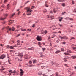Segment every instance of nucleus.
I'll return each mask as SVG.
<instances>
[{
    "label": "nucleus",
    "instance_id": "nucleus-27",
    "mask_svg": "<svg viewBox=\"0 0 76 76\" xmlns=\"http://www.w3.org/2000/svg\"><path fill=\"white\" fill-rule=\"evenodd\" d=\"M6 19V17H5L4 18H1L0 19V20H4V19Z\"/></svg>",
    "mask_w": 76,
    "mask_h": 76
},
{
    "label": "nucleus",
    "instance_id": "nucleus-22",
    "mask_svg": "<svg viewBox=\"0 0 76 76\" xmlns=\"http://www.w3.org/2000/svg\"><path fill=\"white\" fill-rule=\"evenodd\" d=\"M21 30L22 31H26V29H23V28H21Z\"/></svg>",
    "mask_w": 76,
    "mask_h": 76
},
{
    "label": "nucleus",
    "instance_id": "nucleus-7",
    "mask_svg": "<svg viewBox=\"0 0 76 76\" xmlns=\"http://www.w3.org/2000/svg\"><path fill=\"white\" fill-rule=\"evenodd\" d=\"M59 37L61 39H68V38L66 36L61 37L60 36H59Z\"/></svg>",
    "mask_w": 76,
    "mask_h": 76
},
{
    "label": "nucleus",
    "instance_id": "nucleus-42",
    "mask_svg": "<svg viewBox=\"0 0 76 76\" xmlns=\"http://www.w3.org/2000/svg\"><path fill=\"white\" fill-rule=\"evenodd\" d=\"M69 20H73V19L72 18H69Z\"/></svg>",
    "mask_w": 76,
    "mask_h": 76
},
{
    "label": "nucleus",
    "instance_id": "nucleus-54",
    "mask_svg": "<svg viewBox=\"0 0 76 76\" xmlns=\"http://www.w3.org/2000/svg\"><path fill=\"white\" fill-rule=\"evenodd\" d=\"M65 66L66 67H68V66H67V64H65Z\"/></svg>",
    "mask_w": 76,
    "mask_h": 76
},
{
    "label": "nucleus",
    "instance_id": "nucleus-38",
    "mask_svg": "<svg viewBox=\"0 0 76 76\" xmlns=\"http://www.w3.org/2000/svg\"><path fill=\"white\" fill-rule=\"evenodd\" d=\"M47 12V10H45V9L44 10V13H45V12Z\"/></svg>",
    "mask_w": 76,
    "mask_h": 76
},
{
    "label": "nucleus",
    "instance_id": "nucleus-12",
    "mask_svg": "<svg viewBox=\"0 0 76 76\" xmlns=\"http://www.w3.org/2000/svg\"><path fill=\"white\" fill-rule=\"evenodd\" d=\"M71 58L73 59H75V58H76V56H73L71 57Z\"/></svg>",
    "mask_w": 76,
    "mask_h": 76
},
{
    "label": "nucleus",
    "instance_id": "nucleus-18",
    "mask_svg": "<svg viewBox=\"0 0 76 76\" xmlns=\"http://www.w3.org/2000/svg\"><path fill=\"white\" fill-rule=\"evenodd\" d=\"M18 56H20V57H22V56H23L22 54H19Z\"/></svg>",
    "mask_w": 76,
    "mask_h": 76
},
{
    "label": "nucleus",
    "instance_id": "nucleus-64",
    "mask_svg": "<svg viewBox=\"0 0 76 76\" xmlns=\"http://www.w3.org/2000/svg\"><path fill=\"white\" fill-rule=\"evenodd\" d=\"M10 61L8 62V63H9V64H11V63H10Z\"/></svg>",
    "mask_w": 76,
    "mask_h": 76
},
{
    "label": "nucleus",
    "instance_id": "nucleus-58",
    "mask_svg": "<svg viewBox=\"0 0 76 76\" xmlns=\"http://www.w3.org/2000/svg\"><path fill=\"white\" fill-rule=\"evenodd\" d=\"M58 1H59V2L61 1V0H58Z\"/></svg>",
    "mask_w": 76,
    "mask_h": 76
},
{
    "label": "nucleus",
    "instance_id": "nucleus-25",
    "mask_svg": "<svg viewBox=\"0 0 76 76\" xmlns=\"http://www.w3.org/2000/svg\"><path fill=\"white\" fill-rule=\"evenodd\" d=\"M9 4H8L7 5V9H9Z\"/></svg>",
    "mask_w": 76,
    "mask_h": 76
},
{
    "label": "nucleus",
    "instance_id": "nucleus-31",
    "mask_svg": "<svg viewBox=\"0 0 76 76\" xmlns=\"http://www.w3.org/2000/svg\"><path fill=\"white\" fill-rule=\"evenodd\" d=\"M62 6H64V7L65 6V3H62Z\"/></svg>",
    "mask_w": 76,
    "mask_h": 76
},
{
    "label": "nucleus",
    "instance_id": "nucleus-1",
    "mask_svg": "<svg viewBox=\"0 0 76 76\" xmlns=\"http://www.w3.org/2000/svg\"><path fill=\"white\" fill-rule=\"evenodd\" d=\"M25 9H26L27 10V13H30L27 14V15H31V13L32 12V10L30 9L29 7H27L25 8Z\"/></svg>",
    "mask_w": 76,
    "mask_h": 76
},
{
    "label": "nucleus",
    "instance_id": "nucleus-15",
    "mask_svg": "<svg viewBox=\"0 0 76 76\" xmlns=\"http://www.w3.org/2000/svg\"><path fill=\"white\" fill-rule=\"evenodd\" d=\"M60 52V50H57L56 51V52H55V54H58Z\"/></svg>",
    "mask_w": 76,
    "mask_h": 76
},
{
    "label": "nucleus",
    "instance_id": "nucleus-14",
    "mask_svg": "<svg viewBox=\"0 0 76 76\" xmlns=\"http://www.w3.org/2000/svg\"><path fill=\"white\" fill-rule=\"evenodd\" d=\"M13 46H11L10 47V49H14V48H13Z\"/></svg>",
    "mask_w": 76,
    "mask_h": 76
},
{
    "label": "nucleus",
    "instance_id": "nucleus-45",
    "mask_svg": "<svg viewBox=\"0 0 76 76\" xmlns=\"http://www.w3.org/2000/svg\"><path fill=\"white\" fill-rule=\"evenodd\" d=\"M43 76H48V75H45V74H43Z\"/></svg>",
    "mask_w": 76,
    "mask_h": 76
},
{
    "label": "nucleus",
    "instance_id": "nucleus-26",
    "mask_svg": "<svg viewBox=\"0 0 76 76\" xmlns=\"http://www.w3.org/2000/svg\"><path fill=\"white\" fill-rule=\"evenodd\" d=\"M70 18L69 17H67L66 18H65V19H66V20L67 19H69Z\"/></svg>",
    "mask_w": 76,
    "mask_h": 76
},
{
    "label": "nucleus",
    "instance_id": "nucleus-8",
    "mask_svg": "<svg viewBox=\"0 0 76 76\" xmlns=\"http://www.w3.org/2000/svg\"><path fill=\"white\" fill-rule=\"evenodd\" d=\"M48 1H46L45 2V6L46 7H48Z\"/></svg>",
    "mask_w": 76,
    "mask_h": 76
},
{
    "label": "nucleus",
    "instance_id": "nucleus-43",
    "mask_svg": "<svg viewBox=\"0 0 76 76\" xmlns=\"http://www.w3.org/2000/svg\"><path fill=\"white\" fill-rule=\"evenodd\" d=\"M62 44H66V42H62Z\"/></svg>",
    "mask_w": 76,
    "mask_h": 76
},
{
    "label": "nucleus",
    "instance_id": "nucleus-55",
    "mask_svg": "<svg viewBox=\"0 0 76 76\" xmlns=\"http://www.w3.org/2000/svg\"><path fill=\"white\" fill-rule=\"evenodd\" d=\"M7 2V0H5L4 1V3H6Z\"/></svg>",
    "mask_w": 76,
    "mask_h": 76
},
{
    "label": "nucleus",
    "instance_id": "nucleus-32",
    "mask_svg": "<svg viewBox=\"0 0 76 76\" xmlns=\"http://www.w3.org/2000/svg\"><path fill=\"white\" fill-rule=\"evenodd\" d=\"M51 64H52V65H53V64H54L55 63H54V62L53 61H52L51 62Z\"/></svg>",
    "mask_w": 76,
    "mask_h": 76
},
{
    "label": "nucleus",
    "instance_id": "nucleus-63",
    "mask_svg": "<svg viewBox=\"0 0 76 76\" xmlns=\"http://www.w3.org/2000/svg\"><path fill=\"white\" fill-rule=\"evenodd\" d=\"M18 60H19V61H22V60L21 59H19Z\"/></svg>",
    "mask_w": 76,
    "mask_h": 76
},
{
    "label": "nucleus",
    "instance_id": "nucleus-46",
    "mask_svg": "<svg viewBox=\"0 0 76 76\" xmlns=\"http://www.w3.org/2000/svg\"><path fill=\"white\" fill-rule=\"evenodd\" d=\"M19 27H20V26L19 25H18V26H17V28H19Z\"/></svg>",
    "mask_w": 76,
    "mask_h": 76
},
{
    "label": "nucleus",
    "instance_id": "nucleus-24",
    "mask_svg": "<svg viewBox=\"0 0 76 76\" xmlns=\"http://www.w3.org/2000/svg\"><path fill=\"white\" fill-rule=\"evenodd\" d=\"M17 42H18L17 43V45H20V43H19V40H18L17 41Z\"/></svg>",
    "mask_w": 76,
    "mask_h": 76
},
{
    "label": "nucleus",
    "instance_id": "nucleus-28",
    "mask_svg": "<svg viewBox=\"0 0 76 76\" xmlns=\"http://www.w3.org/2000/svg\"><path fill=\"white\" fill-rule=\"evenodd\" d=\"M44 34H46L47 33V30H45L44 31Z\"/></svg>",
    "mask_w": 76,
    "mask_h": 76
},
{
    "label": "nucleus",
    "instance_id": "nucleus-47",
    "mask_svg": "<svg viewBox=\"0 0 76 76\" xmlns=\"http://www.w3.org/2000/svg\"><path fill=\"white\" fill-rule=\"evenodd\" d=\"M53 11H54V13H56V12H57L55 10H54Z\"/></svg>",
    "mask_w": 76,
    "mask_h": 76
},
{
    "label": "nucleus",
    "instance_id": "nucleus-50",
    "mask_svg": "<svg viewBox=\"0 0 76 76\" xmlns=\"http://www.w3.org/2000/svg\"><path fill=\"white\" fill-rule=\"evenodd\" d=\"M35 24H34L32 26V27H33V28H34V27H35Z\"/></svg>",
    "mask_w": 76,
    "mask_h": 76
},
{
    "label": "nucleus",
    "instance_id": "nucleus-21",
    "mask_svg": "<svg viewBox=\"0 0 76 76\" xmlns=\"http://www.w3.org/2000/svg\"><path fill=\"white\" fill-rule=\"evenodd\" d=\"M34 63H37V60H33Z\"/></svg>",
    "mask_w": 76,
    "mask_h": 76
},
{
    "label": "nucleus",
    "instance_id": "nucleus-39",
    "mask_svg": "<svg viewBox=\"0 0 76 76\" xmlns=\"http://www.w3.org/2000/svg\"><path fill=\"white\" fill-rule=\"evenodd\" d=\"M4 16H8V14H5Z\"/></svg>",
    "mask_w": 76,
    "mask_h": 76
},
{
    "label": "nucleus",
    "instance_id": "nucleus-62",
    "mask_svg": "<svg viewBox=\"0 0 76 76\" xmlns=\"http://www.w3.org/2000/svg\"><path fill=\"white\" fill-rule=\"evenodd\" d=\"M0 46H1V47L3 46V45H2V44H1L0 45Z\"/></svg>",
    "mask_w": 76,
    "mask_h": 76
},
{
    "label": "nucleus",
    "instance_id": "nucleus-4",
    "mask_svg": "<svg viewBox=\"0 0 76 76\" xmlns=\"http://www.w3.org/2000/svg\"><path fill=\"white\" fill-rule=\"evenodd\" d=\"M36 39L37 41H41V40H42L41 37V36H37Z\"/></svg>",
    "mask_w": 76,
    "mask_h": 76
},
{
    "label": "nucleus",
    "instance_id": "nucleus-36",
    "mask_svg": "<svg viewBox=\"0 0 76 76\" xmlns=\"http://www.w3.org/2000/svg\"><path fill=\"white\" fill-rule=\"evenodd\" d=\"M6 47L7 48H10V46H9V45H7L6 46Z\"/></svg>",
    "mask_w": 76,
    "mask_h": 76
},
{
    "label": "nucleus",
    "instance_id": "nucleus-19",
    "mask_svg": "<svg viewBox=\"0 0 76 76\" xmlns=\"http://www.w3.org/2000/svg\"><path fill=\"white\" fill-rule=\"evenodd\" d=\"M15 13H13L12 15L10 16L11 18H12V17H13V16H14V15H15Z\"/></svg>",
    "mask_w": 76,
    "mask_h": 76
},
{
    "label": "nucleus",
    "instance_id": "nucleus-41",
    "mask_svg": "<svg viewBox=\"0 0 76 76\" xmlns=\"http://www.w3.org/2000/svg\"><path fill=\"white\" fill-rule=\"evenodd\" d=\"M73 12H74V13H76V9H74V10L73 11Z\"/></svg>",
    "mask_w": 76,
    "mask_h": 76
},
{
    "label": "nucleus",
    "instance_id": "nucleus-13",
    "mask_svg": "<svg viewBox=\"0 0 76 76\" xmlns=\"http://www.w3.org/2000/svg\"><path fill=\"white\" fill-rule=\"evenodd\" d=\"M9 72H10V74H9V76H10V75H11V74L12 73V70H10L9 71Z\"/></svg>",
    "mask_w": 76,
    "mask_h": 76
},
{
    "label": "nucleus",
    "instance_id": "nucleus-16",
    "mask_svg": "<svg viewBox=\"0 0 76 76\" xmlns=\"http://www.w3.org/2000/svg\"><path fill=\"white\" fill-rule=\"evenodd\" d=\"M9 23H10V24H12V23H13V21L11 20L9 21Z\"/></svg>",
    "mask_w": 76,
    "mask_h": 76
},
{
    "label": "nucleus",
    "instance_id": "nucleus-2",
    "mask_svg": "<svg viewBox=\"0 0 76 76\" xmlns=\"http://www.w3.org/2000/svg\"><path fill=\"white\" fill-rule=\"evenodd\" d=\"M7 28L8 29V30H9V31H14L15 29V28L14 27H12L11 28H9V27H7Z\"/></svg>",
    "mask_w": 76,
    "mask_h": 76
},
{
    "label": "nucleus",
    "instance_id": "nucleus-34",
    "mask_svg": "<svg viewBox=\"0 0 76 76\" xmlns=\"http://www.w3.org/2000/svg\"><path fill=\"white\" fill-rule=\"evenodd\" d=\"M61 51H64L65 50L63 48H61Z\"/></svg>",
    "mask_w": 76,
    "mask_h": 76
},
{
    "label": "nucleus",
    "instance_id": "nucleus-23",
    "mask_svg": "<svg viewBox=\"0 0 76 76\" xmlns=\"http://www.w3.org/2000/svg\"><path fill=\"white\" fill-rule=\"evenodd\" d=\"M71 48H72V49H73V50H76V48L73 47H71Z\"/></svg>",
    "mask_w": 76,
    "mask_h": 76
},
{
    "label": "nucleus",
    "instance_id": "nucleus-61",
    "mask_svg": "<svg viewBox=\"0 0 76 76\" xmlns=\"http://www.w3.org/2000/svg\"><path fill=\"white\" fill-rule=\"evenodd\" d=\"M13 48H14V47H17L16 46V45H15V46H13Z\"/></svg>",
    "mask_w": 76,
    "mask_h": 76
},
{
    "label": "nucleus",
    "instance_id": "nucleus-29",
    "mask_svg": "<svg viewBox=\"0 0 76 76\" xmlns=\"http://www.w3.org/2000/svg\"><path fill=\"white\" fill-rule=\"evenodd\" d=\"M41 33L42 34H44V31H43V30H42L41 31Z\"/></svg>",
    "mask_w": 76,
    "mask_h": 76
},
{
    "label": "nucleus",
    "instance_id": "nucleus-40",
    "mask_svg": "<svg viewBox=\"0 0 76 76\" xmlns=\"http://www.w3.org/2000/svg\"><path fill=\"white\" fill-rule=\"evenodd\" d=\"M42 50H43V51H45V48H42Z\"/></svg>",
    "mask_w": 76,
    "mask_h": 76
},
{
    "label": "nucleus",
    "instance_id": "nucleus-52",
    "mask_svg": "<svg viewBox=\"0 0 76 76\" xmlns=\"http://www.w3.org/2000/svg\"><path fill=\"white\" fill-rule=\"evenodd\" d=\"M40 57H44V56L42 55L40 56Z\"/></svg>",
    "mask_w": 76,
    "mask_h": 76
},
{
    "label": "nucleus",
    "instance_id": "nucleus-33",
    "mask_svg": "<svg viewBox=\"0 0 76 76\" xmlns=\"http://www.w3.org/2000/svg\"><path fill=\"white\" fill-rule=\"evenodd\" d=\"M34 8H35V6H32L31 8V9H34Z\"/></svg>",
    "mask_w": 76,
    "mask_h": 76
},
{
    "label": "nucleus",
    "instance_id": "nucleus-37",
    "mask_svg": "<svg viewBox=\"0 0 76 76\" xmlns=\"http://www.w3.org/2000/svg\"><path fill=\"white\" fill-rule=\"evenodd\" d=\"M12 72V73H16V71L14 70L13 72Z\"/></svg>",
    "mask_w": 76,
    "mask_h": 76
},
{
    "label": "nucleus",
    "instance_id": "nucleus-6",
    "mask_svg": "<svg viewBox=\"0 0 76 76\" xmlns=\"http://www.w3.org/2000/svg\"><path fill=\"white\" fill-rule=\"evenodd\" d=\"M6 56L4 54L2 55L0 57V59H4Z\"/></svg>",
    "mask_w": 76,
    "mask_h": 76
},
{
    "label": "nucleus",
    "instance_id": "nucleus-10",
    "mask_svg": "<svg viewBox=\"0 0 76 76\" xmlns=\"http://www.w3.org/2000/svg\"><path fill=\"white\" fill-rule=\"evenodd\" d=\"M34 50V48H29L27 49V50L29 51V50Z\"/></svg>",
    "mask_w": 76,
    "mask_h": 76
},
{
    "label": "nucleus",
    "instance_id": "nucleus-57",
    "mask_svg": "<svg viewBox=\"0 0 76 76\" xmlns=\"http://www.w3.org/2000/svg\"><path fill=\"white\" fill-rule=\"evenodd\" d=\"M18 36H20V34L18 35L16 37H18Z\"/></svg>",
    "mask_w": 76,
    "mask_h": 76
},
{
    "label": "nucleus",
    "instance_id": "nucleus-60",
    "mask_svg": "<svg viewBox=\"0 0 76 76\" xmlns=\"http://www.w3.org/2000/svg\"><path fill=\"white\" fill-rule=\"evenodd\" d=\"M20 13V11H19L18 12V15H19V13Z\"/></svg>",
    "mask_w": 76,
    "mask_h": 76
},
{
    "label": "nucleus",
    "instance_id": "nucleus-3",
    "mask_svg": "<svg viewBox=\"0 0 76 76\" xmlns=\"http://www.w3.org/2000/svg\"><path fill=\"white\" fill-rule=\"evenodd\" d=\"M69 53H72V52L70 50H68L67 51V53H64V54L65 55V56H67V55H70Z\"/></svg>",
    "mask_w": 76,
    "mask_h": 76
},
{
    "label": "nucleus",
    "instance_id": "nucleus-20",
    "mask_svg": "<svg viewBox=\"0 0 76 76\" xmlns=\"http://www.w3.org/2000/svg\"><path fill=\"white\" fill-rule=\"evenodd\" d=\"M71 69L69 68V69H67L66 70L67 72H70Z\"/></svg>",
    "mask_w": 76,
    "mask_h": 76
},
{
    "label": "nucleus",
    "instance_id": "nucleus-48",
    "mask_svg": "<svg viewBox=\"0 0 76 76\" xmlns=\"http://www.w3.org/2000/svg\"><path fill=\"white\" fill-rule=\"evenodd\" d=\"M65 13H66V12H63L62 13V15H64V14H65Z\"/></svg>",
    "mask_w": 76,
    "mask_h": 76
},
{
    "label": "nucleus",
    "instance_id": "nucleus-44",
    "mask_svg": "<svg viewBox=\"0 0 76 76\" xmlns=\"http://www.w3.org/2000/svg\"><path fill=\"white\" fill-rule=\"evenodd\" d=\"M51 18L52 19H53V18H54V16H51Z\"/></svg>",
    "mask_w": 76,
    "mask_h": 76
},
{
    "label": "nucleus",
    "instance_id": "nucleus-35",
    "mask_svg": "<svg viewBox=\"0 0 76 76\" xmlns=\"http://www.w3.org/2000/svg\"><path fill=\"white\" fill-rule=\"evenodd\" d=\"M60 41V40L58 39L57 41H56L57 43H58V42Z\"/></svg>",
    "mask_w": 76,
    "mask_h": 76
},
{
    "label": "nucleus",
    "instance_id": "nucleus-9",
    "mask_svg": "<svg viewBox=\"0 0 76 76\" xmlns=\"http://www.w3.org/2000/svg\"><path fill=\"white\" fill-rule=\"evenodd\" d=\"M69 57H67V58H64L63 59V60H64V61L65 62H66V61H67V60H66V59H67L68 58H69Z\"/></svg>",
    "mask_w": 76,
    "mask_h": 76
},
{
    "label": "nucleus",
    "instance_id": "nucleus-56",
    "mask_svg": "<svg viewBox=\"0 0 76 76\" xmlns=\"http://www.w3.org/2000/svg\"><path fill=\"white\" fill-rule=\"evenodd\" d=\"M29 63H30V64H31V63H32V61H30L29 62Z\"/></svg>",
    "mask_w": 76,
    "mask_h": 76
},
{
    "label": "nucleus",
    "instance_id": "nucleus-59",
    "mask_svg": "<svg viewBox=\"0 0 76 76\" xmlns=\"http://www.w3.org/2000/svg\"><path fill=\"white\" fill-rule=\"evenodd\" d=\"M56 27H55V28H53V30H54V29H56Z\"/></svg>",
    "mask_w": 76,
    "mask_h": 76
},
{
    "label": "nucleus",
    "instance_id": "nucleus-53",
    "mask_svg": "<svg viewBox=\"0 0 76 76\" xmlns=\"http://www.w3.org/2000/svg\"><path fill=\"white\" fill-rule=\"evenodd\" d=\"M16 4V2H14L13 4Z\"/></svg>",
    "mask_w": 76,
    "mask_h": 76
},
{
    "label": "nucleus",
    "instance_id": "nucleus-11",
    "mask_svg": "<svg viewBox=\"0 0 76 76\" xmlns=\"http://www.w3.org/2000/svg\"><path fill=\"white\" fill-rule=\"evenodd\" d=\"M58 19H59V22H61L62 19H63V17L58 18Z\"/></svg>",
    "mask_w": 76,
    "mask_h": 76
},
{
    "label": "nucleus",
    "instance_id": "nucleus-5",
    "mask_svg": "<svg viewBox=\"0 0 76 76\" xmlns=\"http://www.w3.org/2000/svg\"><path fill=\"white\" fill-rule=\"evenodd\" d=\"M20 76H22L23 75V73H24V72L21 69H20Z\"/></svg>",
    "mask_w": 76,
    "mask_h": 76
},
{
    "label": "nucleus",
    "instance_id": "nucleus-30",
    "mask_svg": "<svg viewBox=\"0 0 76 76\" xmlns=\"http://www.w3.org/2000/svg\"><path fill=\"white\" fill-rule=\"evenodd\" d=\"M75 39V38L73 37H71L70 40H72V39Z\"/></svg>",
    "mask_w": 76,
    "mask_h": 76
},
{
    "label": "nucleus",
    "instance_id": "nucleus-17",
    "mask_svg": "<svg viewBox=\"0 0 76 76\" xmlns=\"http://www.w3.org/2000/svg\"><path fill=\"white\" fill-rule=\"evenodd\" d=\"M38 45H39V47H41V42H38Z\"/></svg>",
    "mask_w": 76,
    "mask_h": 76
},
{
    "label": "nucleus",
    "instance_id": "nucleus-49",
    "mask_svg": "<svg viewBox=\"0 0 76 76\" xmlns=\"http://www.w3.org/2000/svg\"><path fill=\"white\" fill-rule=\"evenodd\" d=\"M31 31V29L30 28L28 29L27 30V31Z\"/></svg>",
    "mask_w": 76,
    "mask_h": 76
},
{
    "label": "nucleus",
    "instance_id": "nucleus-51",
    "mask_svg": "<svg viewBox=\"0 0 76 76\" xmlns=\"http://www.w3.org/2000/svg\"><path fill=\"white\" fill-rule=\"evenodd\" d=\"M61 26H62V25H61L60 24H59V26H60L61 27Z\"/></svg>",
    "mask_w": 76,
    "mask_h": 76
}]
</instances>
